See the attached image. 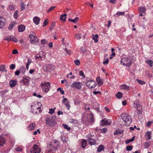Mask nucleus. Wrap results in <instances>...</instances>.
Returning a JSON list of instances; mask_svg holds the SVG:
<instances>
[{
	"instance_id": "393cba45",
	"label": "nucleus",
	"mask_w": 153,
	"mask_h": 153,
	"mask_svg": "<svg viewBox=\"0 0 153 153\" xmlns=\"http://www.w3.org/2000/svg\"><path fill=\"white\" fill-rule=\"evenodd\" d=\"M92 39L94 40V42H97L98 40L97 39V38L99 36L98 34H96L95 35H94V34L92 35Z\"/></svg>"
},
{
	"instance_id": "864d4df0",
	"label": "nucleus",
	"mask_w": 153,
	"mask_h": 153,
	"mask_svg": "<svg viewBox=\"0 0 153 153\" xmlns=\"http://www.w3.org/2000/svg\"><path fill=\"white\" fill-rule=\"evenodd\" d=\"M55 6H53L52 7H51L48 10L47 12L48 13L49 12H50L51 11L53 10L55 8Z\"/></svg>"
},
{
	"instance_id": "6e6d98bb",
	"label": "nucleus",
	"mask_w": 153,
	"mask_h": 153,
	"mask_svg": "<svg viewBox=\"0 0 153 153\" xmlns=\"http://www.w3.org/2000/svg\"><path fill=\"white\" fill-rule=\"evenodd\" d=\"M48 23V21L46 19L43 22V25L42 26L43 27H45V26Z\"/></svg>"
},
{
	"instance_id": "72a5a7b5",
	"label": "nucleus",
	"mask_w": 153,
	"mask_h": 153,
	"mask_svg": "<svg viewBox=\"0 0 153 153\" xmlns=\"http://www.w3.org/2000/svg\"><path fill=\"white\" fill-rule=\"evenodd\" d=\"M135 139V136H133L131 139H128L125 141V143L128 144L129 143L132 142Z\"/></svg>"
},
{
	"instance_id": "de8ad7c7",
	"label": "nucleus",
	"mask_w": 153,
	"mask_h": 153,
	"mask_svg": "<svg viewBox=\"0 0 153 153\" xmlns=\"http://www.w3.org/2000/svg\"><path fill=\"white\" fill-rule=\"evenodd\" d=\"M82 35L80 33H79L76 35V38L78 39H79L81 38Z\"/></svg>"
},
{
	"instance_id": "4c0bfd02",
	"label": "nucleus",
	"mask_w": 153,
	"mask_h": 153,
	"mask_svg": "<svg viewBox=\"0 0 153 153\" xmlns=\"http://www.w3.org/2000/svg\"><path fill=\"white\" fill-rule=\"evenodd\" d=\"M66 107L67 108V109L68 110H69L70 106L69 104V102L67 101L65 103Z\"/></svg>"
},
{
	"instance_id": "5fc2aeb1",
	"label": "nucleus",
	"mask_w": 153,
	"mask_h": 153,
	"mask_svg": "<svg viewBox=\"0 0 153 153\" xmlns=\"http://www.w3.org/2000/svg\"><path fill=\"white\" fill-rule=\"evenodd\" d=\"M10 69L11 70H13L15 69L16 68V66L14 64H13L11 65L10 66Z\"/></svg>"
},
{
	"instance_id": "f257e3e1",
	"label": "nucleus",
	"mask_w": 153,
	"mask_h": 153,
	"mask_svg": "<svg viewBox=\"0 0 153 153\" xmlns=\"http://www.w3.org/2000/svg\"><path fill=\"white\" fill-rule=\"evenodd\" d=\"M121 118L120 121L122 123L121 125H125L126 126L129 125L131 121L130 116L126 114H122L121 115Z\"/></svg>"
},
{
	"instance_id": "5701e85b",
	"label": "nucleus",
	"mask_w": 153,
	"mask_h": 153,
	"mask_svg": "<svg viewBox=\"0 0 153 153\" xmlns=\"http://www.w3.org/2000/svg\"><path fill=\"white\" fill-rule=\"evenodd\" d=\"M96 81L99 86L101 85L103 83L102 81L100 79V76H98L97 77Z\"/></svg>"
},
{
	"instance_id": "9d476101",
	"label": "nucleus",
	"mask_w": 153,
	"mask_h": 153,
	"mask_svg": "<svg viewBox=\"0 0 153 153\" xmlns=\"http://www.w3.org/2000/svg\"><path fill=\"white\" fill-rule=\"evenodd\" d=\"M4 40L7 41H12L15 42H16L18 41V40L16 38V37L13 35L7 36L4 38Z\"/></svg>"
},
{
	"instance_id": "2f4dec72",
	"label": "nucleus",
	"mask_w": 153,
	"mask_h": 153,
	"mask_svg": "<svg viewBox=\"0 0 153 153\" xmlns=\"http://www.w3.org/2000/svg\"><path fill=\"white\" fill-rule=\"evenodd\" d=\"M123 132V130H120L119 129H117L114 133V134L115 135H117L118 134H121Z\"/></svg>"
},
{
	"instance_id": "13d9d810",
	"label": "nucleus",
	"mask_w": 153,
	"mask_h": 153,
	"mask_svg": "<svg viewBox=\"0 0 153 153\" xmlns=\"http://www.w3.org/2000/svg\"><path fill=\"white\" fill-rule=\"evenodd\" d=\"M80 50L83 53H85L86 52V50L85 48L84 47H82L80 48Z\"/></svg>"
},
{
	"instance_id": "c03bdc74",
	"label": "nucleus",
	"mask_w": 153,
	"mask_h": 153,
	"mask_svg": "<svg viewBox=\"0 0 153 153\" xmlns=\"http://www.w3.org/2000/svg\"><path fill=\"white\" fill-rule=\"evenodd\" d=\"M55 109V108H54L53 109L52 108L49 109V113L51 114H52L54 112V110Z\"/></svg>"
},
{
	"instance_id": "f8f14e48",
	"label": "nucleus",
	"mask_w": 153,
	"mask_h": 153,
	"mask_svg": "<svg viewBox=\"0 0 153 153\" xmlns=\"http://www.w3.org/2000/svg\"><path fill=\"white\" fill-rule=\"evenodd\" d=\"M134 104H136L137 110L141 113L142 111V107L140 105L139 100H137L134 102Z\"/></svg>"
},
{
	"instance_id": "338daca9",
	"label": "nucleus",
	"mask_w": 153,
	"mask_h": 153,
	"mask_svg": "<svg viewBox=\"0 0 153 153\" xmlns=\"http://www.w3.org/2000/svg\"><path fill=\"white\" fill-rule=\"evenodd\" d=\"M79 73V75L80 76H82L83 77H85V76L83 72L82 71H80Z\"/></svg>"
},
{
	"instance_id": "69168bd1",
	"label": "nucleus",
	"mask_w": 153,
	"mask_h": 153,
	"mask_svg": "<svg viewBox=\"0 0 153 153\" xmlns=\"http://www.w3.org/2000/svg\"><path fill=\"white\" fill-rule=\"evenodd\" d=\"M107 131V129L106 128H104L101 130L102 132L105 133Z\"/></svg>"
},
{
	"instance_id": "a211bd4d",
	"label": "nucleus",
	"mask_w": 153,
	"mask_h": 153,
	"mask_svg": "<svg viewBox=\"0 0 153 153\" xmlns=\"http://www.w3.org/2000/svg\"><path fill=\"white\" fill-rule=\"evenodd\" d=\"M151 132L148 131L146 132L145 135V138L147 140H149L151 138Z\"/></svg>"
},
{
	"instance_id": "e2e57ef3",
	"label": "nucleus",
	"mask_w": 153,
	"mask_h": 153,
	"mask_svg": "<svg viewBox=\"0 0 153 153\" xmlns=\"http://www.w3.org/2000/svg\"><path fill=\"white\" fill-rule=\"evenodd\" d=\"M16 150L18 152H22V149L19 147H17L16 149Z\"/></svg>"
},
{
	"instance_id": "6e6552de",
	"label": "nucleus",
	"mask_w": 153,
	"mask_h": 153,
	"mask_svg": "<svg viewBox=\"0 0 153 153\" xmlns=\"http://www.w3.org/2000/svg\"><path fill=\"white\" fill-rule=\"evenodd\" d=\"M85 84L86 85L91 88H93L97 85V84L94 80H92L91 81L86 82Z\"/></svg>"
},
{
	"instance_id": "7ed1b4c3",
	"label": "nucleus",
	"mask_w": 153,
	"mask_h": 153,
	"mask_svg": "<svg viewBox=\"0 0 153 153\" xmlns=\"http://www.w3.org/2000/svg\"><path fill=\"white\" fill-rule=\"evenodd\" d=\"M41 86L43 91L45 92H47L49 90L50 88V83L48 82H42Z\"/></svg>"
},
{
	"instance_id": "b1692460",
	"label": "nucleus",
	"mask_w": 153,
	"mask_h": 153,
	"mask_svg": "<svg viewBox=\"0 0 153 153\" xmlns=\"http://www.w3.org/2000/svg\"><path fill=\"white\" fill-rule=\"evenodd\" d=\"M120 88L122 89L129 90H130V86H128L126 84H124L121 85L120 86Z\"/></svg>"
},
{
	"instance_id": "4468645a",
	"label": "nucleus",
	"mask_w": 153,
	"mask_h": 153,
	"mask_svg": "<svg viewBox=\"0 0 153 153\" xmlns=\"http://www.w3.org/2000/svg\"><path fill=\"white\" fill-rule=\"evenodd\" d=\"M29 37L30 38V41L32 43H34V42H37L38 40L37 37L36 36L33 35H30Z\"/></svg>"
},
{
	"instance_id": "680f3d73",
	"label": "nucleus",
	"mask_w": 153,
	"mask_h": 153,
	"mask_svg": "<svg viewBox=\"0 0 153 153\" xmlns=\"http://www.w3.org/2000/svg\"><path fill=\"white\" fill-rule=\"evenodd\" d=\"M109 62V60L108 59H106L105 61H104L103 62V64L104 65H106Z\"/></svg>"
},
{
	"instance_id": "bf43d9fd",
	"label": "nucleus",
	"mask_w": 153,
	"mask_h": 153,
	"mask_svg": "<svg viewBox=\"0 0 153 153\" xmlns=\"http://www.w3.org/2000/svg\"><path fill=\"white\" fill-rule=\"evenodd\" d=\"M27 62L26 63V65H29L31 63L32 60L30 59H27Z\"/></svg>"
},
{
	"instance_id": "1a4fd4ad",
	"label": "nucleus",
	"mask_w": 153,
	"mask_h": 153,
	"mask_svg": "<svg viewBox=\"0 0 153 153\" xmlns=\"http://www.w3.org/2000/svg\"><path fill=\"white\" fill-rule=\"evenodd\" d=\"M82 84L80 82H74L71 85V87L72 88H75L79 90H80L81 88Z\"/></svg>"
},
{
	"instance_id": "8fccbe9b",
	"label": "nucleus",
	"mask_w": 153,
	"mask_h": 153,
	"mask_svg": "<svg viewBox=\"0 0 153 153\" xmlns=\"http://www.w3.org/2000/svg\"><path fill=\"white\" fill-rule=\"evenodd\" d=\"M15 25V24L13 23H11L9 25V26L8 27V29L9 30H10Z\"/></svg>"
},
{
	"instance_id": "0eeeda50",
	"label": "nucleus",
	"mask_w": 153,
	"mask_h": 153,
	"mask_svg": "<svg viewBox=\"0 0 153 153\" xmlns=\"http://www.w3.org/2000/svg\"><path fill=\"white\" fill-rule=\"evenodd\" d=\"M41 151V149L36 144L34 145L31 150V153H39Z\"/></svg>"
},
{
	"instance_id": "c9c22d12",
	"label": "nucleus",
	"mask_w": 153,
	"mask_h": 153,
	"mask_svg": "<svg viewBox=\"0 0 153 153\" xmlns=\"http://www.w3.org/2000/svg\"><path fill=\"white\" fill-rule=\"evenodd\" d=\"M116 96L119 99H120L123 96V94L121 92H119L116 94Z\"/></svg>"
},
{
	"instance_id": "2eb2a0df",
	"label": "nucleus",
	"mask_w": 153,
	"mask_h": 153,
	"mask_svg": "<svg viewBox=\"0 0 153 153\" xmlns=\"http://www.w3.org/2000/svg\"><path fill=\"white\" fill-rule=\"evenodd\" d=\"M86 117L87 120L88 122H91L94 120V116L92 113L87 114Z\"/></svg>"
},
{
	"instance_id": "f704fd0d",
	"label": "nucleus",
	"mask_w": 153,
	"mask_h": 153,
	"mask_svg": "<svg viewBox=\"0 0 153 153\" xmlns=\"http://www.w3.org/2000/svg\"><path fill=\"white\" fill-rule=\"evenodd\" d=\"M86 144H87L86 141L85 140H82V147L83 148H85L86 146Z\"/></svg>"
},
{
	"instance_id": "3c124183",
	"label": "nucleus",
	"mask_w": 153,
	"mask_h": 153,
	"mask_svg": "<svg viewBox=\"0 0 153 153\" xmlns=\"http://www.w3.org/2000/svg\"><path fill=\"white\" fill-rule=\"evenodd\" d=\"M20 7L22 8L21 11L23 10H24L25 8V5L24 3L23 2H22L20 4Z\"/></svg>"
},
{
	"instance_id": "ea45409f",
	"label": "nucleus",
	"mask_w": 153,
	"mask_h": 153,
	"mask_svg": "<svg viewBox=\"0 0 153 153\" xmlns=\"http://www.w3.org/2000/svg\"><path fill=\"white\" fill-rule=\"evenodd\" d=\"M139 9L140 11L142 13H144L146 11V9L145 7H140Z\"/></svg>"
},
{
	"instance_id": "a878e982",
	"label": "nucleus",
	"mask_w": 153,
	"mask_h": 153,
	"mask_svg": "<svg viewBox=\"0 0 153 153\" xmlns=\"http://www.w3.org/2000/svg\"><path fill=\"white\" fill-rule=\"evenodd\" d=\"M125 14V13L124 12H117V13L115 14L114 15V16L115 17H117L118 16H123Z\"/></svg>"
},
{
	"instance_id": "4d7b16f0",
	"label": "nucleus",
	"mask_w": 153,
	"mask_h": 153,
	"mask_svg": "<svg viewBox=\"0 0 153 153\" xmlns=\"http://www.w3.org/2000/svg\"><path fill=\"white\" fill-rule=\"evenodd\" d=\"M55 25V23L54 22H53L52 24V25L49 28V30H52L53 28L54 27Z\"/></svg>"
},
{
	"instance_id": "49530a36",
	"label": "nucleus",
	"mask_w": 153,
	"mask_h": 153,
	"mask_svg": "<svg viewBox=\"0 0 153 153\" xmlns=\"http://www.w3.org/2000/svg\"><path fill=\"white\" fill-rule=\"evenodd\" d=\"M74 63L76 65H79L80 64V62L78 59H77L74 60Z\"/></svg>"
},
{
	"instance_id": "0e129e2a",
	"label": "nucleus",
	"mask_w": 153,
	"mask_h": 153,
	"mask_svg": "<svg viewBox=\"0 0 153 153\" xmlns=\"http://www.w3.org/2000/svg\"><path fill=\"white\" fill-rule=\"evenodd\" d=\"M115 52H112V54L110 55V59H112L113 57L115 56Z\"/></svg>"
},
{
	"instance_id": "a19ab883",
	"label": "nucleus",
	"mask_w": 153,
	"mask_h": 153,
	"mask_svg": "<svg viewBox=\"0 0 153 153\" xmlns=\"http://www.w3.org/2000/svg\"><path fill=\"white\" fill-rule=\"evenodd\" d=\"M57 91H60V93L62 94H65L64 91L62 90V89L61 88H59L57 89Z\"/></svg>"
},
{
	"instance_id": "79ce46f5",
	"label": "nucleus",
	"mask_w": 153,
	"mask_h": 153,
	"mask_svg": "<svg viewBox=\"0 0 153 153\" xmlns=\"http://www.w3.org/2000/svg\"><path fill=\"white\" fill-rule=\"evenodd\" d=\"M62 126L64 127V128L65 129H66L68 130L69 131L71 130V128L68 127L67 124H63Z\"/></svg>"
},
{
	"instance_id": "cd10ccee",
	"label": "nucleus",
	"mask_w": 153,
	"mask_h": 153,
	"mask_svg": "<svg viewBox=\"0 0 153 153\" xmlns=\"http://www.w3.org/2000/svg\"><path fill=\"white\" fill-rule=\"evenodd\" d=\"M105 148L103 145H100L97 148V152H100L103 150Z\"/></svg>"
},
{
	"instance_id": "f03ea898",
	"label": "nucleus",
	"mask_w": 153,
	"mask_h": 153,
	"mask_svg": "<svg viewBox=\"0 0 153 153\" xmlns=\"http://www.w3.org/2000/svg\"><path fill=\"white\" fill-rule=\"evenodd\" d=\"M59 146L57 141L52 142L48 146V148L50 151L53 152L56 150Z\"/></svg>"
},
{
	"instance_id": "c85d7f7f",
	"label": "nucleus",
	"mask_w": 153,
	"mask_h": 153,
	"mask_svg": "<svg viewBox=\"0 0 153 153\" xmlns=\"http://www.w3.org/2000/svg\"><path fill=\"white\" fill-rule=\"evenodd\" d=\"M5 142V139L2 137H0V146H3Z\"/></svg>"
},
{
	"instance_id": "a18cd8bd",
	"label": "nucleus",
	"mask_w": 153,
	"mask_h": 153,
	"mask_svg": "<svg viewBox=\"0 0 153 153\" xmlns=\"http://www.w3.org/2000/svg\"><path fill=\"white\" fill-rule=\"evenodd\" d=\"M133 148V146H129L126 147V150L128 151H131Z\"/></svg>"
},
{
	"instance_id": "aec40b11",
	"label": "nucleus",
	"mask_w": 153,
	"mask_h": 153,
	"mask_svg": "<svg viewBox=\"0 0 153 153\" xmlns=\"http://www.w3.org/2000/svg\"><path fill=\"white\" fill-rule=\"evenodd\" d=\"M34 22L36 25L39 24L40 21V19L38 17L35 16L33 18V19Z\"/></svg>"
},
{
	"instance_id": "4be33fe9",
	"label": "nucleus",
	"mask_w": 153,
	"mask_h": 153,
	"mask_svg": "<svg viewBox=\"0 0 153 153\" xmlns=\"http://www.w3.org/2000/svg\"><path fill=\"white\" fill-rule=\"evenodd\" d=\"M16 84V81L15 80H12L9 82V84L11 88H13L14 87Z\"/></svg>"
},
{
	"instance_id": "bb28decb",
	"label": "nucleus",
	"mask_w": 153,
	"mask_h": 153,
	"mask_svg": "<svg viewBox=\"0 0 153 153\" xmlns=\"http://www.w3.org/2000/svg\"><path fill=\"white\" fill-rule=\"evenodd\" d=\"M67 15L65 13H64L63 15H61L60 17V19L62 21L65 22L66 20V17Z\"/></svg>"
},
{
	"instance_id": "ddd939ff",
	"label": "nucleus",
	"mask_w": 153,
	"mask_h": 153,
	"mask_svg": "<svg viewBox=\"0 0 153 153\" xmlns=\"http://www.w3.org/2000/svg\"><path fill=\"white\" fill-rule=\"evenodd\" d=\"M30 80L29 77L27 76L23 78V79L21 80L20 82L25 85H28L29 84Z\"/></svg>"
},
{
	"instance_id": "774afa93",
	"label": "nucleus",
	"mask_w": 153,
	"mask_h": 153,
	"mask_svg": "<svg viewBox=\"0 0 153 153\" xmlns=\"http://www.w3.org/2000/svg\"><path fill=\"white\" fill-rule=\"evenodd\" d=\"M64 50L67 54H70L71 51L69 50L68 49H67L66 48H65L64 49Z\"/></svg>"
},
{
	"instance_id": "58836bf2",
	"label": "nucleus",
	"mask_w": 153,
	"mask_h": 153,
	"mask_svg": "<svg viewBox=\"0 0 153 153\" xmlns=\"http://www.w3.org/2000/svg\"><path fill=\"white\" fill-rule=\"evenodd\" d=\"M8 9L10 11H13L14 10L15 7L13 5H10L9 6Z\"/></svg>"
},
{
	"instance_id": "7c9ffc66",
	"label": "nucleus",
	"mask_w": 153,
	"mask_h": 153,
	"mask_svg": "<svg viewBox=\"0 0 153 153\" xmlns=\"http://www.w3.org/2000/svg\"><path fill=\"white\" fill-rule=\"evenodd\" d=\"M146 62L147 63L150 67H152L153 65V62L151 60H148L146 61Z\"/></svg>"
},
{
	"instance_id": "052dcab7",
	"label": "nucleus",
	"mask_w": 153,
	"mask_h": 153,
	"mask_svg": "<svg viewBox=\"0 0 153 153\" xmlns=\"http://www.w3.org/2000/svg\"><path fill=\"white\" fill-rule=\"evenodd\" d=\"M21 73L19 70H18L16 71L15 72V74L16 76H19V74Z\"/></svg>"
},
{
	"instance_id": "412c9836",
	"label": "nucleus",
	"mask_w": 153,
	"mask_h": 153,
	"mask_svg": "<svg viewBox=\"0 0 153 153\" xmlns=\"http://www.w3.org/2000/svg\"><path fill=\"white\" fill-rule=\"evenodd\" d=\"M25 27L24 25H21L19 26L18 31L19 32H22L25 30Z\"/></svg>"
},
{
	"instance_id": "e433bc0d",
	"label": "nucleus",
	"mask_w": 153,
	"mask_h": 153,
	"mask_svg": "<svg viewBox=\"0 0 153 153\" xmlns=\"http://www.w3.org/2000/svg\"><path fill=\"white\" fill-rule=\"evenodd\" d=\"M143 145H144L145 148H148L150 146L149 143L147 142H145L144 143H143Z\"/></svg>"
},
{
	"instance_id": "6ab92c4d",
	"label": "nucleus",
	"mask_w": 153,
	"mask_h": 153,
	"mask_svg": "<svg viewBox=\"0 0 153 153\" xmlns=\"http://www.w3.org/2000/svg\"><path fill=\"white\" fill-rule=\"evenodd\" d=\"M87 140L89 144L90 145H94L96 143L94 139H92L90 137H88V138Z\"/></svg>"
},
{
	"instance_id": "9b49d317",
	"label": "nucleus",
	"mask_w": 153,
	"mask_h": 153,
	"mask_svg": "<svg viewBox=\"0 0 153 153\" xmlns=\"http://www.w3.org/2000/svg\"><path fill=\"white\" fill-rule=\"evenodd\" d=\"M101 125L102 126H105L106 125H110L111 123V120L110 119L106 120L105 119L101 120Z\"/></svg>"
},
{
	"instance_id": "423d86ee",
	"label": "nucleus",
	"mask_w": 153,
	"mask_h": 153,
	"mask_svg": "<svg viewBox=\"0 0 153 153\" xmlns=\"http://www.w3.org/2000/svg\"><path fill=\"white\" fill-rule=\"evenodd\" d=\"M43 70L46 72L53 71L55 67L52 64H46L43 66Z\"/></svg>"
},
{
	"instance_id": "20e7f679",
	"label": "nucleus",
	"mask_w": 153,
	"mask_h": 153,
	"mask_svg": "<svg viewBox=\"0 0 153 153\" xmlns=\"http://www.w3.org/2000/svg\"><path fill=\"white\" fill-rule=\"evenodd\" d=\"M120 63L121 64L124 65L129 66L131 65V62L130 59L124 58L122 59Z\"/></svg>"
},
{
	"instance_id": "dca6fc26",
	"label": "nucleus",
	"mask_w": 153,
	"mask_h": 153,
	"mask_svg": "<svg viewBox=\"0 0 153 153\" xmlns=\"http://www.w3.org/2000/svg\"><path fill=\"white\" fill-rule=\"evenodd\" d=\"M36 124L35 123H31L27 127V129L28 130L31 131L33 130L36 128Z\"/></svg>"
},
{
	"instance_id": "09e8293b",
	"label": "nucleus",
	"mask_w": 153,
	"mask_h": 153,
	"mask_svg": "<svg viewBox=\"0 0 153 153\" xmlns=\"http://www.w3.org/2000/svg\"><path fill=\"white\" fill-rule=\"evenodd\" d=\"M137 81L141 85H144L145 83V82L144 81L140 80L139 79H137Z\"/></svg>"
},
{
	"instance_id": "c756f323",
	"label": "nucleus",
	"mask_w": 153,
	"mask_h": 153,
	"mask_svg": "<svg viewBox=\"0 0 153 153\" xmlns=\"http://www.w3.org/2000/svg\"><path fill=\"white\" fill-rule=\"evenodd\" d=\"M21 73L24 74L26 71V69L25 67L24 66H21L19 69Z\"/></svg>"
},
{
	"instance_id": "f3484780",
	"label": "nucleus",
	"mask_w": 153,
	"mask_h": 153,
	"mask_svg": "<svg viewBox=\"0 0 153 153\" xmlns=\"http://www.w3.org/2000/svg\"><path fill=\"white\" fill-rule=\"evenodd\" d=\"M5 19L2 17H0V28H2L4 25Z\"/></svg>"
},
{
	"instance_id": "473e14b6",
	"label": "nucleus",
	"mask_w": 153,
	"mask_h": 153,
	"mask_svg": "<svg viewBox=\"0 0 153 153\" xmlns=\"http://www.w3.org/2000/svg\"><path fill=\"white\" fill-rule=\"evenodd\" d=\"M79 19V18L78 17H76L75 19H70V18L68 20L71 22H73L75 24L78 22V20Z\"/></svg>"
},
{
	"instance_id": "39448f33",
	"label": "nucleus",
	"mask_w": 153,
	"mask_h": 153,
	"mask_svg": "<svg viewBox=\"0 0 153 153\" xmlns=\"http://www.w3.org/2000/svg\"><path fill=\"white\" fill-rule=\"evenodd\" d=\"M54 118H52L51 119L49 118H47L45 122L46 124L49 126H52L56 124L55 117H54Z\"/></svg>"
},
{
	"instance_id": "603ef678",
	"label": "nucleus",
	"mask_w": 153,
	"mask_h": 153,
	"mask_svg": "<svg viewBox=\"0 0 153 153\" xmlns=\"http://www.w3.org/2000/svg\"><path fill=\"white\" fill-rule=\"evenodd\" d=\"M5 69V66L2 65L0 66V71H3Z\"/></svg>"
},
{
	"instance_id": "37998d69",
	"label": "nucleus",
	"mask_w": 153,
	"mask_h": 153,
	"mask_svg": "<svg viewBox=\"0 0 153 153\" xmlns=\"http://www.w3.org/2000/svg\"><path fill=\"white\" fill-rule=\"evenodd\" d=\"M18 10H16L14 13L13 14V16L14 18L15 19H17V17L18 16Z\"/></svg>"
}]
</instances>
